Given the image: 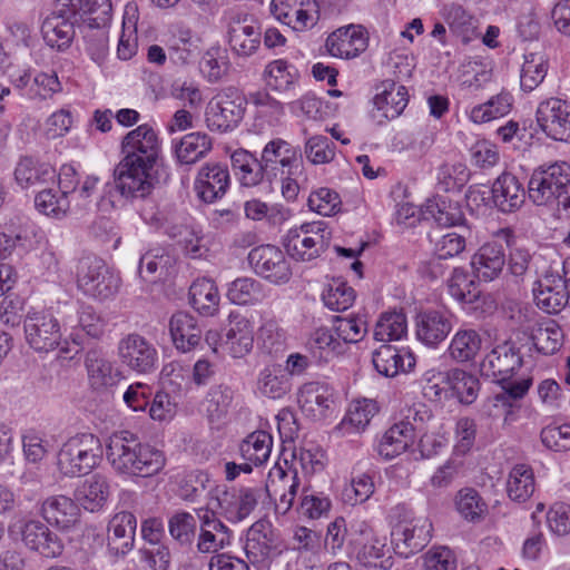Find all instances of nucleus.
<instances>
[{
	"mask_svg": "<svg viewBox=\"0 0 570 570\" xmlns=\"http://www.w3.org/2000/svg\"><path fill=\"white\" fill-rule=\"evenodd\" d=\"M107 459L118 473L149 478L163 470L165 455L156 448L141 443L129 431L114 433L107 444Z\"/></svg>",
	"mask_w": 570,
	"mask_h": 570,
	"instance_id": "obj_2",
	"label": "nucleus"
},
{
	"mask_svg": "<svg viewBox=\"0 0 570 570\" xmlns=\"http://www.w3.org/2000/svg\"><path fill=\"white\" fill-rule=\"evenodd\" d=\"M298 488L299 479L296 471L277 469L274 473H269L265 487L227 488L226 485H216L208 491V494L210 500L216 502L220 514L228 521L239 522L255 510L264 495L271 499L278 495L277 509H282V512L286 513L294 503Z\"/></svg>",
	"mask_w": 570,
	"mask_h": 570,
	"instance_id": "obj_1",
	"label": "nucleus"
},
{
	"mask_svg": "<svg viewBox=\"0 0 570 570\" xmlns=\"http://www.w3.org/2000/svg\"><path fill=\"white\" fill-rule=\"evenodd\" d=\"M449 294L463 307L473 305L481 296L474 275L462 267H455L448 279Z\"/></svg>",
	"mask_w": 570,
	"mask_h": 570,
	"instance_id": "obj_40",
	"label": "nucleus"
},
{
	"mask_svg": "<svg viewBox=\"0 0 570 570\" xmlns=\"http://www.w3.org/2000/svg\"><path fill=\"white\" fill-rule=\"evenodd\" d=\"M244 550L248 562L256 570H269L276 553L271 527L255 522L247 531Z\"/></svg>",
	"mask_w": 570,
	"mask_h": 570,
	"instance_id": "obj_20",
	"label": "nucleus"
},
{
	"mask_svg": "<svg viewBox=\"0 0 570 570\" xmlns=\"http://www.w3.org/2000/svg\"><path fill=\"white\" fill-rule=\"evenodd\" d=\"M322 299L330 309L341 312L352 306L355 299V292L346 283L333 281L323 292Z\"/></svg>",
	"mask_w": 570,
	"mask_h": 570,
	"instance_id": "obj_64",
	"label": "nucleus"
},
{
	"mask_svg": "<svg viewBox=\"0 0 570 570\" xmlns=\"http://www.w3.org/2000/svg\"><path fill=\"white\" fill-rule=\"evenodd\" d=\"M41 32L45 42L58 50L68 48L75 37L73 23L61 16H51L46 18L42 23Z\"/></svg>",
	"mask_w": 570,
	"mask_h": 570,
	"instance_id": "obj_49",
	"label": "nucleus"
},
{
	"mask_svg": "<svg viewBox=\"0 0 570 570\" xmlns=\"http://www.w3.org/2000/svg\"><path fill=\"white\" fill-rule=\"evenodd\" d=\"M199 519L197 550L200 553H216L230 544L232 531L209 508L196 510Z\"/></svg>",
	"mask_w": 570,
	"mask_h": 570,
	"instance_id": "obj_17",
	"label": "nucleus"
},
{
	"mask_svg": "<svg viewBox=\"0 0 570 570\" xmlns=\"http://www.w3.org/2000/svg\"><path fill=\"white\" fill-rule=\"evenodd\" d=\"M537 124L550 138L570 141V102L559 98L541 101L535 112Z\"/></svg>",
	"mask_w": 570,
	"mask_h": 570,
	"instance_id": "obj_16",
	"label": "nucleus"
},
{
	"mask_svg": "<svg viewBox=\"0 0 570 570\" xmlns=\"http://www.w3.org/2000/svg\"><path fill=\"white\" fill-rule=\"evenodd\" d=\"M20 532L26 547L46 558H57L63 551V544L58 535L39 520L23 522Z\"/></svg>",
	"mask_w": 570,
	"mask_h": 570,
	"instance_id": "obj_28",
	"label": "nucleus"
},
{
	"mask_svg": "<svg viewBox=\"0 0 570 570\" xmlns=\"http://www.w3.org/2000/svg\"><path fill=\"white\" fill-rule=\"evenodd\" d=\"M494 206L502 213H514L525 200V190L520 180L510 173H503L491 188Z\"/></svg>",
	"mask_w": 570,
	"mask_h": 570,
	"instance_id": "obj_32",
	"label": "nucleus"
},
{
	"mask_svg": "<svg viewBox=\"0 0 570 570\" xmlns=\"http://www.w3.org/2000/svg\"><path fill=\"white\" fill-rule=\"evenodd\" d=\"M102 456V445L92 433L69 438L58 453V469L66 476H80L95 469Z\"/></svg>",
	"mask_w": 570,
	"mask_h": 570,
	"instance_id": "obj_6",
	"label": "nucleus"
},
{
	"mask_svg": "<svg viewBox=\"0 0 570 570\" xmlns=\"http://www.w3.org/2000/svg\"><path fill=\"white\" fill-rule=\"evenodd\" d=\"M289 389L288 379L277 365H268L259 371L256 381V390L261 395L272 400H278L287 394Z\"/></svg>",
	"mask_w": 570,
	"mask_h": 570,
	"instance_id": "obj_52",
	"label": "nucleus"
},
{
	"mask_svg": "<svg viewBox=\"0 0 570 570\" xmlns=\"http://www.w3.org/2000/svg\"><path fill=\"white\" fill-rule=\"evenodd\" d=\"M350 553L365 567H376L389 552L386 538L380 535L365 520H354L350 528Z\"/></svg>",
	"mask_w": 570,
	"mask_h": 570,
	"instance_id": "obj_9",
	"label": "nucleus"
},
{
	"mask_svg": "<svg viewBox=\"0 0 570 570\" xmlns=\"http://www.w3.org/2000/svg\"><path fill=\"white\" fill-rule=\"evenodd\" d=\"M234 391L224 384L212 386L205 400L206 413L210 422L220 421L230 409Z\"/></svg>",
	"mask_w": 570,
	"mask_h": 570,
	"instance_id": "obj_59",
	"label": "nucleus"
},
{
	"mask_svg": "<svg viewBox=\"0 0 570 570\" xmlns=\"http://www.w3.org/2000/svg\"><path fill=\"white\" fill-rule=\"evenodd\" d=\"M535 284L533 295L539 308L549 314H557L567 306L569 302V289L562 281L561 275L548 272L543 278Z\"/></svg>",
	"mask_w": 570,
	"mask_h": 570,
	"instance_id": "obj_25",
	"label": "nucleus"
},
{
	"mask_svg": "<svg viewBox=\"0 0 570 570\" xmlns=\"http://www.w3.org/2000/svg\"><path fill=\"white\" fill-rule=\"evenodd\" d=\"M41 514L51 525L69 530L79 522L80 508L69 497L51 495L42 502Z\"/></svg>",
	"mask_w": 570,
	"mask_h": 570,
	"instance_id": "obj_33",
	"label": "nucleus"
},
{
	"mask_svg": "<svg viewBox=\"0 0 570 570\" xmlns=\"http://www.w3.org/2000/svg\"><path fill=\"white\" fill-rule=\"evenodd\" d=\"M407 334V320L402 311L382 313L376 321L373 336L380 342L399 341Z\"/></svg>",
	"mask_w": 570,
	"mask_h": 570,
	"instance_id": "obj_54",
	"label": "nucleus"
},
{
	"mask_svg": "<svg viewBox=\"0 0 570 570\" xmlns=\"http://www.w3.org/2000/svg\"><path fill=\"white\" fill-rule=\"evenodd\" d=\"M513 105V97L507 91L491 97L488 101L474 106L470 110V119L474 124H484L508 115Z\"/></svg>",
	"mask_w": 570,
	"mask_h": 570,
	"instance_id": "obj_53",
	"label": "nucleus"
},
{
	"mask_svg": "<svg viewBox=\"0 0 570 570\" xmlns=\"http://www.w3.org/2000/svg\"><path fill=\"white\" fill-rule=\"evenodd\" d=\"M432 523L425 518H404L392 530L395 552L409 558L420 552L430 541Z\"/></svg>",
	"mask_w": 570,
	"mask_h": 570,
	"instance_id": "obj_14",
	"label": "nucleus"
},
{
	"mask_svg": "<svg viewBox=\"0 0 570 570\" xmlns=\"http://www.w3.org/2000/svg\"><path fill=\"white\" fill-rule=\"evenodd\" d=\"M298 404L308 415L323 417L333 404V394L326 385L311 382L299 390Z\"/></svg>",
	"mask_w": 570,
	"mask_h": 570,
	"instance_id": "obj_38",
	"label": "nucleus"
},
{
	"mask_svg": "<svg viewBox=\"0 0 570 570\" xmlns=\"http://www.w3.org/2000/svg\"><path fill=\"white\" fill-rule=\"evenodd\" d=\"M76 283L85 296L102 302L118 293L121 279L104 259L86 255L77 262Z\"/></svg>",
	"mask_w": 570,
	"mask_h": 570,
	"instance_id": "obj_5",
	"label": "nucleus"
},
{
	"mask_svg": "<svg viewBox=\"0 0 570 570\" xmlns=\"http://www.w3.org/2000/svg\"><path fill=\"white\" fill-rule=\"evenodd\" d=\"M213 148L212 138L205 132L185 135L175 146V154L180 164L191 165L204 158Z\"/></svg>",
	"mask_w": 570,
	"mask_h": 570,
	"instance_id": "obj_45",
	"label": "nucleus"
},
{
	"mask_svg": "<svg viewBox=\"0 0 570 570\" xmlns=\"http://www.w3.org/2000/svg\"><path fill=\"white\" fill-rule=\"evenodd\" d=\"M229 185L230 175L227 166L214 161L204 164L195 180L198 197L209 204L224 197Z\"/></svg>",
	"mask_w": 570,
	"mask_h": 570,
	"instance_id": "obj_23",
	"label": "nucleus"
},
{
	"mask_svg": "<svg viewBox=\"0 0 570 570\" xmlns=\"http://www.w3.org/2000/svg\"><path fill=\"white\" fill-rule=\"evenodd\" d=\"M449 381V371L428 370L421 379L423 396L431 402L448 400L450 397Z\"/></svg>",
	"mask_w": 570,
	"mask_h": 570,
	"instance_id": "obj_58",
	"label": "nucleus"
},
{
	"mask_svg": "<svg viewBox=\"0 0 570 570\" xmlns=\"http://www.w3.org/2000/svg\"><path fill=\"white\" fill-rule=\"evenodd\" d=\"M549 61L542 52H529L524 55V61L520 71V86L525 92L534 90L547 77Z\"/></svg>",
	"mask_w": 570,
	"mask_h": 570,
	"instance_id": "obj_51",
	"label": "nucleus"
},
{
	"mask_svg": "<svg viewBox=\"0 0 570 570\" xmlns=\"http://www.w3.org/2000/svg\"><path fill=\"white\" fill-rule=\"evenodd\" d=\"M273 446L272 435L263 430L254 431L239 443V454L244 461L255 466L267 462Z\"/></svg>",
	"mask_w": 570,
	"mask_h": 570,
	"instance_id": "obj_47",
	"label": "nucleus"
},
{
	"mask_svg": "<svg viewBox=\"0 0 570 570\" xmlns=\"http://www.w3.org/2000/svg\"><path fill=\"white\" fill-rule=\"evenodd\" d=\"M264 77L268 87L284 91L294 83L296 70L286 60L277 59L266 66Z\"/></svg>",
	"mask_w": 570,
	"mask_h": 570,
	"instance_id": "obj_62",
	"label": "nucleus"
},
{
	"mask_svg": "<svg viewBox=\"0 0 570 570\" xmlns=\"http://www.w3.org/2000/svg\"><path fill=\"white\" fill-rule=\"evenodd\" d=\"M535 489L533 469L528 464H515L509 472L505 483L510 500L523 503L528 501Z\"/></svg>",
	"mask_w": 570,
	"mask_h": 570,
	"instance_id": "obj_42",
	"label": "nucleus"
},
{
	"mask_svg": "<svg viewBox=\"0 0 570 570\" xmlns=\"http://www.w3.org/2000/svg\"><path fill=\"white\" fill-rule=\"evenodd\" d=\"M120 150L121 160L154 167L160 153L158 135L149 124H141L122 137Z\"/></svg>",
	"mask_w": 570,
	"mask_h": 570,
	"instance_id": "obj_11",
	"label": "nucleus"
},
{
	"mask_svg": "<svg viewBox=\"0 0 570 570\" xmlns=\"http://www.w3.org/2000/svg\"><path fill=\"white\" fill-rule=\"evenodd\" d=\"M222 346L233 356L243 357L253 348L254 325L244 315L230 312L225 333L220 338Z\"/></svg>",
	"mask_w": 570,
	"mask_h": 570,
	"instance_id": "obj_24",
	"label": "nucleus"
},
{
	"mask_svg": "<svg viewBox=\"0 0 570 570\" xmlns=\"http://www.w3.org/2000/svg\"><path fill=\"white\" fill-rule=\"evenodd\" d=\"M248 263L254 272L274 284H286L292 277L291 263L281 248L261 245L248 254Z\"/></svg>",
	"mask_w": 570,
	"mask_h": 570,
	"instance_id": "obj_13",
	"label": "nucleus"
},
{
	"mask_svg": "<svg viewBox=\"0 0 570 570\" xmlns=\"http://www.w3.org/2000/svg\"><path fill=\"white\" fill-rule=\"evenodd\" d=\"M425 212L442 227L461 226L465 222L460 205L445 197L429 199Z\"/></svg>",
	"mask_w": 570,
	"mask_h": 570,
	"instance_id": "obj_50",
	"label": "nucleus"
},
{
	"mask_svg": "<svg viewBox=\"0 0 570 570\" xmlns=\"http://www.w3.org/2000/svg\"><path fill=\"white\" fill-rule=\"evenodd\" d=\"M331 236L326 223H305L287 232L284 246L296 261L309 262L326 250Z\"/></svg>",
	"mask_w": 570,
	"mask_h": 570,
	"instance_id": "obj_7",
	"label": "nucleus"
},
{
	"mask_svg": "<svg viewBox=\"0 0 570 570\" xmlns=\"http://www.w3.org/2000/svg\"><path fill=\"white\" fill-rule=\"evenodd\" d=\"M452 315L448 311L428 308L415 316L416 338L426 346H436L452 330Z\"/></svg>",
	"mask_w": 570,
	"mask_h": 570,
	"instance_id": "obj_22",
	"label": "nucleus"
},
{
	"mask_svg": "<svg viewBox=\"0 0 570 570\" xmlns=\"http://www.w3.org/2000/svg\"><path fill=\"white\" fill-rule=\"evenodd\" d=\"M117 355L124 366L137 374H150L158 366L156 347L138 333H130L120 338Z\"/></svg>",
	"mask_w": 570,
	"mask_h": 570,
	"instance_id": "obj_10",
	"label": "nucleus"
},
{
	"mask_svg": "<svg viewBox=\"0 0 570 570\" xmlns=\"http://www.w3.org/2000/svg\"><path fill=\"white\" fill-rule=\"evenodd\" d=\"M27 343L36 352L48 353L57 350L60 360H72L80 352L81 343L77 338L62 340L58 320L47 311H29L24 318Z\"/></svg>",
	"mask_w": 570,
	"mask_h": 570,
	"instance_id": "obj_4",
	"label": "nucleus"
},
{
	"mask_svg": "<svg viewBox=\"0 0 570 570\" xmlns=\"http://www.w3.org/2000/svg\"><path fill=\"white\" fill-rule=\"evenodd\" d=\"M409 422L399 423L395 422L381 438L377 444V453L386 459L391 460L395 456L405 452L411 444H413L414 438L412 436V428L407 425Z\"/></svg>",
	"mask_w": 570,
	"mask_h": 570,
	"instance_id": "obj_43",
	"label": "nucleus"
},
{
	"mask_svg": "<svg viewBox=\"0 0 570 570\" xmlns=\"http://www.w3.org/2000/svg\"><path fill=\"white\" fill-rule=\"evenodd\" d=\"M232 169L243 187H255L265 179L268 174L259 160L245 149H237L230 156Z\"/></svg>",
	"mask_w": 570,
	"mask_h": 570,
	"instance_id": "obj_36",
	"label": "nucleus"
},
{
	"mask_svg": "<svg viewBox=\"0 0 570 570\" xmlns=\"http://www.w3.org/2000/svg\"><path fill=\"white\" fill-rule=\"evenodd\" d=\"M85 366L90 387L98 392L108 391L121 377V373L114 362L98 351H89L87 353Z\"/></svg>",
	"mask_w": 570,
	"mask_h": 570,
	"instance_id": "obj_29",
	"label": "nucleus"
},
{
	"mask_svg": "<svg viewBox=\"0 0 570 570\" xmlns=\"http://www.w3.org/2000/svg\"><path fill=\"white\" fill-rule=\"evenodd\" d=\"M136 515L129 511L115 513L107 527V547L114 556H125L135 546Z\"/></svg>",
	"mask_w": 570,
	"mask_h": 570,
	"instance_id": "obj_26",
	"label": "nucleus"
},
{
	"mask_svg": "<svg viewBox=\"0 0 570 570\" xmlns=\"http://www.w3.org/2000/svg\"><path fill=\"white\" fill-rule=\"evenodd\" d=\"M449 375L450 397L455 396L460 403L472 404L480 390L478 377L460 368L450 370Z\"/></svg>",
	"mask_w": 570,
	"mask_h": 570,
	"instance_id": "obj_56",
	"label": "nucleus"
},
{
	"mask_svg": "<svg viewBox=\"0 0 570 570\" xmlns=\"http://www.w3.org/2000/svg\"><path fill=\"white\" fill-rule=\"evenodd\" d=\"M522 364L517 348L509 343L495 346L482 361V368L498 381L510 379L512 373Z\"/></svg>",
	"mask_w": 570,
	"mask_h": 570,
	"instance_id": "obj_35",
	"label": "nucleus"
},
{
	"mask_svg": "<svg viewBox=\"0 0 570 570\" xmlns=\"http://www.w3.org/2000/svg\"><path fill=\"white\" fill-rule=\"evenodd\" d=\"M197 523L195 517L186 511L173 514L168 520V530L174 540L181 546H189L195 539Z\"/></svg>",
	"mask_w": 570,
	"mask_h": 570,
	"instance_id": "obj_63",
	"label": "nucleus"
},
{
	"mask_svg": "<svg viewBox=\"0 0 570 570\" xmlns=\"http://www.w3.org/2000/svg\"><path fill=\"white\" fill-rule=\"evenodd\" d=\"M271 12L294 31L312 29L320 19L316 0H272Z\"/></svg>",
	"mask_w": 570,
	"mask_h": 570,
	"instance_id": "obj_15",
	"label": "nucleus"
},
{
	"mask_svg": "<svg viewBox=\"0 0 570 570\" xmlns=\"http://www.w3.org/2000/svg\"><path fill=\"white\" fill-rule=\"evenodd\" d=\"M376 90L373 117L379 119V122L399 117L409 102L407 89L393 80H385Z\"/></svg>",
	"mask_w": 570,
	"mask_h": 570,
	"instance_id": "obj_27",
	"label": "nucleus"
},
{
	"mask_svg": "<svg viewBox=\"0 0 570 570\" xmlns=\"http://www.w3.org/2000/svg\"><path fill=\"white\" fill-rule=\"evenodd\" d=\"M307 350L317 362H330L344 353L343 343L337 338L334 328L318 327L306 343Z\"/></svg>",
	"mask_w": 570,
	"mask_h": 570,
	"instance_id": "obj_41",
	"label": "nucleus"
},
{
	"mask_svg": "<svg viewBox=\"0 0 570 570\" xmlns=\"http://www.w3.org/2000/svg\"><path fill=\"white\" fill-rule=\"evenodd\" d=\"M227 39L233 53L239 58H248L261 48L262 30L253 18L234 19L228 24Z\"/></svg>",
	"mask_w": 570,
	"mask_h": 570,
	"instance_id": "obj_21",
	"label": "nucleus"
},
{
	"mask_svg": "<svg viewBox=\"0 0 570 570\" xmlns=\"http://www.w3.org/2000/svg\"><path fill=\"white\" fill-rule=\"evenodd\" d=\"M377 412L376 403L372 400L355 401L350 405L348 412L342 421L344 430L363 431Z\"/></svg>",
	"mask_w": 570,
	"mask_h": 570,
	"instance_id": "obj_61",
	"label": "nucleus"
},
{
	"mask_svg": "<svg viewBox=\"0 0 570 570\" xmlns=\"http://www.w3.org/2000/svg\"><path fill=\"white\" fill-rule=\"evenodd\" d=\"M460 515L472 523L481 522L488 513V504L473 488L461 489L454 499Z\"/></svg>",
	"mask_w": 570,
	"mask_h": 570,
	"instance_id": "obj_55",
	"label": "nucleus"
},
{
	"mask_svg": "<svg viewBox=\"0 0 570 570\" xmlns=\"http://www.w3.org/2000/svg\"><path fill=\"white\" fill-rule=\"evenodd\" d=\"M368 35L361 24H348L333 31L326 39L327 52L340 59H354L366 50Z\"/></svg>",
	"mask_w": 570,
	"mask_h": 570,
	"instance_id": "obj_18",
	"label": "nucleus"
},
{
	"mask_svg": "<svg viewBox=\"0 0 570 570\" xmlns=\"http://www.w3.org/2000/svg\"><path fill=\"white\" fill-rule=\"evenodd\" d=\"M443 16L450 30L458 36L463 43H469L480 37L478 19L470 14L462 6L455 3L445 6Z\"/></svg>",
	"mask_w": 570,
	"mask_h": 570,
	"instance_id": "obj_44",
	"label": "nucleus"
},
{
	"mask_svg": "<svg viewBox=\"0 0 570 570\" xmlns=\"http://www.w3.org/2000/svg\"><path fill=\"white\" fill-rule=\"evenodd\" d=\"M372 361L375 370L386 377L410 372L415 366V356L409 348H396L387 344L373 353Z\"/></svg>",
	"mask_w": 570,
	"mask_h": 570,
	"instance_id": "obj_31",
	"label": "nucleus"
},
{
	"mask_svg": "<svg viewBox=\"0 0 570 570\" xmlns=\"http://www.w3.org/2000/svg\"><path fill=\"white\" fill-rule=\"evenodd\" d=\"M71 199L53 188L40 190L35 197L36 208L46 216L65 217L70 209Z\"/></svg>",
	"mask_w": 570,
	"mask_h": 570,
	"instance_id": "obj_57",
	"label": "nucleus"
},
{
	"mask_svg": "<svg viewBox=\"0 0 570 570\" xmlns=\"http://www.w3.org/2000/svg\"><path fill=\"white\" fill-rule=\"evenodd\" d=\"M169 332L175 347L183 353L196 348L203 335L197 320L186 312H177L170 317Z\"/></svg>",
	"mask_w": 570,
	"mask_h": 570,
	"instance_id": "obj_34",
	"label": "nucleus"
},
{
	"mask_svg": "<svg viewBox=\"0 0 570 570\" xmlns=\"http://www.w3.org/2000/svg\"><path fill=\"white\" fill-rule=\"evenodd\" d=\"M247 100L236 89L229 88L214 96L206 106L205 121L210 131L234 130L243 120Z\"/></svg>",
	"mask_w": 570,
	"mask_h": 570,
	"instance_id": "obj_8",
	"label": "nucleus"
},
{
	"mask_svg": "<svg viewBox=\"0 0 570 570\" xmlns=\"http://www.w3.org/2000/svg\"><path fill=\"white\" fill-rule=\"evenodd\" d=\"M153 168L120 160L115 168L116 190L127 200L146 199L154 189Z\"/></svg>",
	"mask_w": 570,
	"mask_h": 570,
	"instance_id": "obj_12",
	"label": "nucleus"
},
{
	"mask_svg": "<svg viewBox=\"0 0 570 570\" xmlns=\"http://www.w3.org/2000/svg\"><path fill=\"white\" fill-rule=\"evenodd\" d=\"M529 199L537 206L557 210L558 217L570 213V166L556 163L547 168L535 169L528 183Z\"/></svg>",
	"mask_w": 570,
	"mask_h": 570,
	"instance_id": "obj_3",
	"label": "nucleus"
},
{
	"mask_svg": "<svg viewBox=\"0 0 570 570\" xmlns=\"http://www.w3.org/2000/svg\"><path fill=\"white\" fill-rule=\"evenodd\" d=\"M259 163L268 174V181L278 176L296 175L301 168V159L296 155V150L283 139L271 140L264 147Z\"/></svg>",
	"mask_w": 570,
	"mask_h": 570,
	"instance_id": "obj_19",
	"label": "nucleus"
},
{
	"mask_svg": "<svg viewBox=\"0 0 570 570\" xmlns=\"http://www.w3.org/2000/svg\"><path fill=\"white\" fill-rule=\"evenodd\" d=\"M481 336L475 330L460 328L450 342L449 355L460 363L473 361L481 348Z\"/></svg>",
	"mask_w": 570,
	"mask_h": 570,
	"instance_id": "obj_48",
	"label": "nucleus"
},
{
	"mask_svg": "<svg viewBox=\"0 0 570 570\" xmlns=\"http://www.w3.org/2000/svg\"><path fill=\"white\" fill-rule=\"evenodd\" d=\"M14 180L21 189L40 187L55 183L57 173L53 166L31 156L20 157L14 167Z\"/></svg>",
	"mask_w": 570,
	"mask_h": 570,
	"instance_id": "obj_30",
	"label": "nucleus"
},
{
	"mask_svg": "<svg viewBox=\"0 0 570 570\" xmlns=\"http://www.w3.org/2000/svg\"><path fill=\"white\" fill-rule=\"evenodd\" d=\"M191 306L204 316H212L219 305V293L214 281L208 278L196 279L189 288Z\"/></svg>",
	"mask_w": 570,
	"mask_h": 570,
	"instance_id": "obj_46",
	"label": "nucleus"
},
{
	"mask_svg": "<svg viewBox=\"0 0 570 570\" xmlns=\"http://www.w3.org/2000/svg\"><path fill=\"white\" fill-rule=\"evenodd\" d=\"M505 264V255L501 245L488 243L472 257L471 265L476 276L485 282L500 275Z\"/></svg>",
	"mask_w": 570,
	"mask_h": 570,
	"instance_id": "obj_37",
	"label": "nucleus"
},
{
	"mask_svg": "<svg viewBox=\"0 0 570 570\" xmlns=\"http://www.w3.org/2000/svg\"><path fill=\"white\" fill-rule=\"evenodd\" d=\"M227 297L237 305L254 304L264 298L263 286L252 277H240L229 285Z\"/></svg>",
	"mask_w": 570,
	"mask_h": 570,
	"instance_id": "obj_60",
	"label": "nucleus"
},
{
	"mask_svg": "<svg viewBox=\"0 0 570 570\" xmlns=\"http://www.w3.org/2000/svg\"><path fill=\"white\" fill-rule=\"evenodd\" d=\"M109 497V483L105 475L96 473L87 478L76 490V498L85 510H100Z\"/></svg>",
	"mask_w": 570,
	"mask_h": 570,
	"instance_id": "obj_39",
	"label": "nucleus"
}]
</instances>
